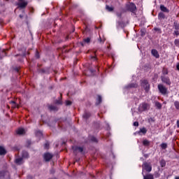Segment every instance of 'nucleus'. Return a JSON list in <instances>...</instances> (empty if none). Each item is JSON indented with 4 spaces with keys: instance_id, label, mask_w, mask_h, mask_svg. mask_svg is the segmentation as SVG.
Instances as JSON below:
<instances>
[{
    "instance_id": "nucleus-1",
    "label": "nucleus",
    "mask_w": 179,
    "mask_h": 179,
    "mask_svg": "<svg viewBox=\"0 0 179 179\" xmlns=\"http://www.w3.org/2000/svg\"><path fill=\"white\" fill-rule=\"evenodd\" d=\"M141 86L143 89H144V90L146 92V93H148V92L150 90V84H149V83L146 80H143L142 81Z\"/></svg>"
},
{
    "instance_id": "nucleus-2",
    "label": "nucleus",
    "mask_w": 179,
    "mask_h": 179,
    "mask_svg": "<svg viewBox=\"0 0 179 179\" xmlns=\"http://www.w3.org/2000/svg\"><path fill=\"white\" fill-rule=\"evenodd\" d=\"M158 90L161 94H163V96L167 94V87L163 85V84L158 85Z\"/></svg>"
},
{
    "instance_id": "nucleus-3",
    "label": "nucleus",
    "mask_w": 179,
    "mask_h": 179,
    "mask_svg": "<svg viewBox=\"0 0 179 179\" xmlns=\"http://www.w3.org/2000/svg\"><path fill=\"white\" fill-rule=\"evenodd\" d=\"M148 108H149V104H148L146 103H143L140 104V106L138 107V111L142 113V111H146V110H148Z\"/></svg>"
},
{
    "instance_id": "nucleus-4",
    "label": "nucleus",
    "mask_w": 179,
    "mask_h": 179,
    "mask_svg": "<svg viewBox=\"0 0 179 179\" xmlns=\"http://www.w3.org/2000/svg\"><path fill=\"white\" fill-rule=\"evenodd\" d=\"M162 81L163 83H165L166 85H168V86H170L171 85V81L170 80V78L166 76H162L161 77Z\"/></svg>"
},
{
    "instance_id": "nucleus-5",
    "label": "nucleus",
    "mask_w": 179,
    "mask_h": 179,
    "mask_svg": "<svg viewBox=\"0 0 179 179\" xmlns=\"http://www.w3.org/2000/svg\"><path fill=\"white\" fill-rule=\"evenodd\" d=\"M143 170H146L148 173L152 171V164L150 163L145 162L143 165Z\"/></svg>"
},
{
    "instance_id": "nucleus-6",
    "label": "nucleus",
    "mask_w": 179,
    "mask_h": 179,
    "mask_svg": "<svg viewBox=\"0 0 179 179\" xmlns=\"http://www.w3.org/2000/svg\"><path fill=\"white\" fill-rule=\"evenodd\" d=\"M126 8L127 10H130V12H132V13H135V4H134V3L127 4Z\"/></svg>"
},
{
    "instance_id": "nucleus-7",
    "label": "nucleus",
    "mask_w": 179,
    "mask_h": 179,
    "mask_svg": "<svg viewBox=\"0 0 179 179\" xmlns=\"http://www.w3.org/2000/svg\"><path fill=\"white\" fill-rule=\"evenodd\" d=\"M53 155L50 152H46L43 155V158L45 162H50L52 159Z\"/></svg>"
},
{
    "instance_id": "nucleus-8",
    "label": "nucleus",
    "mask_w": 179,
    "mask_h": 179,
    "mask_svg": "<svg viewBox=\"0 0 179 179\" xmlns=\"http://www.w3.org/2000/svg\"><path fill=\"white\" fill-rule=\"evenodd\" d=\"M18 6L22 9L26 8V6H27V1L24 0H20V2L18 3Z\"/></svg>"
},
{
    "instance_id": "nucleus-9",
    "label": "nucleus",
    "mask_w": 179,
    "mask_h": 179,
    "mask_svg": "<svg viewBox=\"0 0 179 179\" xmlns=\"http://www.w3.org/2000/svg\"><path fill=\"white\" fill-rule=\"evenodd\" d=\"M146 132H148V130L146 129V128L143 127V128H141L139 131H136V134L142 136V135H145Z\"/></svg>"
},
{
    "instance_id": "nucleus-10",
    "label": "nucleus",
    "mask_w": 179,
    "mask_h": 179,
    "mask_svg": "<svg viewBox=\"0 0 179 179\" xmlns=\"http://www.w3.org/2000/svg\"><path fill=\"white\" fill-rule=\"evenodd\" d=\"M15 164H17V166H20V164H23L24 162L23 161V158L22 157H16L15 159Z\"/></svg>"
},
{
    "instance_id": "nucleus-11",
    "label": "nucleus",
    "mask_w": 179,
    "mask_h": 179,
    "mask_svg": "<svg viewBox=\"0 0 179 179\" xmlns=\"http://www.w3.org/2000/svg\"><path fill=\"white\" fill-rule=\"evenodd\" d=\"M72 149L75 153H78V152L82 153L83 152V148L82 147L73 146Z\"/></svg>"
},
{
    "instance_id": "nucleus-12",
    "label": "nucleus",
    "mask_w": 179,
    "mask_h": 179,
    "mask_svg": "<svg viewBox=\"0 0 179 179\" xmlns=\"http://www.w3.org/2000/svg\"><path fill=\"white\" fill-rule=\"evenodd\" d=\"M16 134L17 135H24V134H26V131H24V129L19 128L18 129H17Z\"/></svg>"
},
{
    "instance_id": "nucleus-13",
    "label": "nucleus",
    "mask_w": 179,
    "mask_h": 179,
    "mask_svg": "<svg viewBox=\"0 0 179 179\" xmlns=\"http://www.w3.org/2000/svg\"><path fill=\"white\" fill-rule=\"evenodd\" d=\"M143 179H155V176L151 173H148L146 175H144L143 173Z\"/></svg>"
},
{
    "instance_id": "nucleus-14",
    "label": "nucleus",
    "mask_w": 179,
    "mask_h": 179,
    "mask_svg": "<svg viewBox=\"0 0 179 179\" xmlns=\"http://www.w3.org/2000/svg\"><path fill=\"white\" fill-rule=\"evenodd\" d=\"M151 54L155 57V58H159L160 55H159V52H157L155 49H152L151 50Z\"/></svg>"
},
{
    "instance_id": "nucleus-15",
    "label": "nucleus",
    "mask_w": 179,
    "mask_h": 179,
    "mask_svg": "<svg viewBox=\"0 0 179 179\" xmlns=\"http://www.w3.org/2000/svg\"><path fill=\"white\" fill-rule=\"evenodd\" d=\"M28 157H29V152H27V151H22V158L28 159Z\"/></svg>"
},
{
    "instance_id": "nucleus-16",
    "label": "nucleus",
    "mask_w": 179,
    "mask_h": 179,
    "mask_svg": "<svg viewBox=\"0 0 179 179\" xmlns=\"http://www.w3.org/2000/svg\"><path fill=\"white\" fill-rule=\"evenodd\" d=\"M6 155V150L2 146H0V155Z\"/></svg>"
},
{
    "instance_id": "nucleus-17",
    "label": "nucleus",
    "mask_w": 179,
    "mask_h": 179,
    "mask_svg": "<svg viewBox=\"0 0 179 179\" xmlns=\"http://www.w3.org/2000/svg\"><path fill=\"white\" fill-rule=\"evenodd\" d=\"M160 10H162V12H165L166 13H169V9H167V8L163 5L160 6Z\"/></svg>"
},
{
    "instance_id": "nucleus-18",
    "label": "nucleus",
    "mask_w": 179,
    "mask_h": 179,
    "mask_svg": "<svg viewBox=\"0 0 179 179\" xmlns=\"http://www.w3.org/2000/svg\"><path fill=\"white\" fill-rule=\"evenodd\" d=\"M164 17H166V15H164V13H159L158 14V19H159V20H163V19H164Z\"/></svg>"
},
{
    "instance_id": "nucleus-19",
    "label": "nucleus",
    "mask_w": 179,
    "mask_h": 179,
    "mask_svg": "<svg viewBox=\"0 0 179 179\" xmlns=\"http://www.w3.org/2000/svg\"><path fill=\"white\" fill-rule=\"evenodd\" d=\"M155 106L157 107V108H158V110H162V103H160V102L155 101Z\"/></svg>"
},
{
    "instance_id": "nucleus-20",
    "label": "nucleus",
    "mask_w": 179,
    "mask_h": 179,
    "mask_svg": "<svg viewBox=\"0 0 179 179\" xmlns=\"http://www.w3.org/2000/svg\"><path fill=\"white\" fill-rule=\"evenodd\" d=\"M10 104H11L13 108H19V105H17L16 103V102L12 101H10Z\"/></svg>"
},
{
    "instance_id": "nucleus-21",
    "label": "nucleus",
    "mask_w": 179,
    "mask_h": 179,
    "mask_svg": "<svg viewBox=\"0 0 179 179\" xmlns=\"http://www.w3.org/2000/svg\"><path fill=\"white\" fill-rule=\"evenodd\" d=\"M6 55V53L5 52V50H0V59H2L3 57H5Z\"/></svg>"
},
{
    "instance_id": "nucleus-22",
    "label": "nucleus",
    "mask_w": 179,
    "mask_h": 179,
    "mask_svg": "<svg viewBox=\"0 0 179 179\" xmlns=\"http://www.w3.org/2000/svg\"><path fill=\"white\" fill-rule=\"evenodd\" d=\"M143 145L144 146H149V145H150V141H148L147 139H145L143 141Z\"/></svg>"
},
{
    "instance_id": "nucleus-23",
    "label": "nucleus",
    "mask_w": 179,
    "mask_h": 179,
    "mask_svg": "<svg viewBox=\"0 0 179 179\" xmlns=\"http://www.w3.org/2000/svg\"><path fill=\"white\" fill-rule=\"evenodd\" d=\"M83 117L85 118V120H87V118L90 117V113H85Z\"/></svg>"
},
{
    "instance_id": "nucleus-24",
    "label": "nucleus",
    "mask_w": 179,
    "mask_h": 179,
    "mask_svg": "<svg viewBox=\"0 0 179 179\" xmlns=\"http://www.w3.org/2000/svg\"><path fill=\"white\" fill-rule=\"evenodd\" d=\"M36 136H38V138H42L43 132H41V131H38L36 132Z\"/></svg>"
},
{
    "instance_id": "nucleus-25",
    "label": "nucleus",
    "mask_w": 179,
    "mask_h": 179,
    "mask_svg": "<svg viewBox=\"0 0 179 179\" xmlns=\"http://www.w3.org/2000/svg\"><path fill=\"white\" fill-rule=\"evenodd\" d=\"M160 166L161 167H166V161L164 159L160 161Z\"/></svg>"
},
{
    "instance_id": "nucleus-26",
    "label": "nucleus",
    "mask_w": 179,
    "mask_h": 179,
    "mask_svg": "<svg viewBox=\"0 0 179 179\" xmlns=\"http://www.w3.org/2000/svg\"><path fill=\"white\" fill-rule=\"evenodd\" d=\"M101 103V96L98 95V98L96 99V104H100Z\"/></svg>"
},
{
    "instance_id": "nucleus-27",
    "label": "nucleus",
    "mask_w": 179,
    "mask_h": 179,
    "mask_svg": "<svg viewBox=\"0 0 179 179\" xmlns=\"http://www.w3.org/2000/svg\"><path fill=\"white\" fill-rule=\"evenodd\" d=\"M174 106H175L176 110H179V101H176L174 102Z\"/></svg>"
},
{
    "instance_id": "nucleus-28",
    "label": "nucleus",
    "mask_w": 179,
    "mask_h": 179,
    "mask_svg": "<svg viewBox=\"0 0 179 179\" xmlns=\"http://www.w3.org/2000/svg\"><path fill=\"white\" fill-rule=\"evenodd\" d=\"M154 30L159 33V34H162V29L160 28H155Z\"/></svg>"
},
{
    "instance_id": "nucleus-29",
    "label": "nucleus",
    "mask_w": 179,
    "mask_h": 179,
    "mask_svg": "<svg viewBox=\"0 0 179 179\" xmlns=\"http://www.w3.org/2000/svg\"><path fill=\"white\" fill-rule=\"evenodd\" d=\"M106 9L107 10H108L109 12H113V10H114V8L113 7H110L108 6H106Z\"/></svg>"
},
{
    "instance_id": "nucleus-30",
    "label": "nucleus",
    "mask_w": 179,
    "mask_h": 179,
    "mask_svg": "<svg viewBox=\"0 0 179 179\" xmlns=\"http://www.w3.org/2000/svg\"><path fill=\"white\" fill-rule=\"evenodd\" d=\"M161 148H162V149H166L167 148V144H166L164 143L161 144Z\"/></svg>"
},
{
    "instance_id": "nucleus-31",
    "label": "nucleus",
    "mask_w": 179,
    "mask_h": 179,
    "mask_svg": "<svg viewBox=\"0 0 179 179\" xmlns=\"http://www.w3.org/2000/svg\"><path fill=\"white\" fill-rule=\"evenodd\" d=\"M49 109L51 110H57V107H55V106H50Z\"/></svg>"
},
{
    "instance_id": "nucleus-32",
    "label": "nucleus",
    "mask_w": 179,
    "mask_h": 179,
    "mask_svg": "<svg viewBox=\"0 0 179 179\" xmlns=\"http://www.w3.org/2000/svg\"><path fill=\"white\" fill-rule=\"evenodd\" d=\"M154 176H155V178H159V177H160V173L155 172Z\"/></svg>"
},
{
    "instance_id": "nucleus-33",
    "label": "nucleus",
    "mask_w": 179,
    "mask_h": 179,
    "mask_svg": "<svg viewBox=\"0 0 179 179\" xmlns=\"http://www.w3.org/2000/svg\"><path fill=\"white\" fill-rule=\"evenodd\" d=\"M90 139H91L92 142H96V143H97V138H96V137L92 136V137H91Z\"/></svg>"
},
{
    "instance_id": "nucleus-34",
    "label": "nucleus",
    "mask_w": 179,
    "mask_h": 179,
    "mask_svg": "<svg viewBox=\"0 0 179 179\" xmlns=\"http://www.w3.org/2000/svg\"><path fill=\"white\" fill-rule=\"evenodd\" d=\"M44 148L45 149H48V148H50V143H45Z\"/></svg>"
},
{
    "instance_id": "nucleus-35",
    "label": "nucleus",
    "mask_w": 179,
    "mask_h": 179,
    "mask_svg": "<svg viewBox=\"0 0 179 179\" xmlns=\"http://www.w3.org/2000/svg\"><path fill=\"white\" fill-rule=\"evenodd\" d=\"M55 104H62V101H61V99L57 100L55 101Z\"/></svg>"
},
{
    "instance_id": "nucleus-36",
    "label": "nucleus",
    "mask_w": 179,
    "mask_h": 179,
    "mask_svg": "<svg viewBox=\"0 0 179 179\" xmlns=\"http://www.w3.org/2000/svg\"><path fill=\"white\" fill-rule=\"evenodd\" d=\"M174 29H176V30H178V29H179V26L177 24V23H174Z\"/></svg>"
},
{
    "instance_id": "nucleus-37",
    "label": "nucleus",
    "mask_w": 179,
    "mask_h": 179,
    "mask_svg": "<svg viewBox=\"0 0 179 179\" xmlns=\"http://www.w3.org/2000/svg\"><path fill=\"white\" fill-rule=\"evenodd\" d=\"M84 41H85V43H90V38H85V39H84Z\"/></svg>"
},
{
    "instance_id": "nucleus-38",
    "label": "nucleus",
    "mask_w": 179,
    "mask_h": 179,
    "mask_svg": "<svg viewBox=\"0 0 179 179\" xmlns=\"http://www.w3.org/2000/svg\"><path fill=\"white\" fill-rule=\"evenodd\" d=\"M71 104H72V101H66V105L71 106Z\"/></svg>"
},
{
    "instance_id": "nucleus-39",
    "label": "nucleus",
    "mask_w": 179,
    "mask_h": 179,
    "mask_svg": "<svg viewBox=\"0 0 179 179\" xmlns=\"http://www.w3.org/2000/svg\"><path fill=\"white\" fill-rule=\"evenodd\" d=\"M174 34H175L176 36H178V34H179L178 30H176V31H174Z\"/></svg>"
},
{
    "instance_id": "nucleus-40",
    "label": "nucleus",
    "mask_w": 179,
    "mask_h": 179,
    "mask_svg": "<svg viewBox=\"0 0 179 179\" xmlns=\"http://www.w3.org/2000/svg\"><path fill=\"white\" fill-rule=\"evenodd\" d=\"M99 43H104L105 41L104 40L103 41V40H101V38H99Z\"/></svg>"
},
{
    "instance_id": "nucleus-41",
    "label": "nucleus",
    "mask_w": 179,
    "mask_h": 179,
    "mask_svg": "<svg viewBox=\"0 0 179 179\" xmlns=\"http://www.w3.org/2000/svg\"><path fill=\"white\" fill-rule=\"evenodd\" d=\"M36 58H40V55H38V52H36Z\"/></svg>"
},
{
    "instance_id": "nucleus-42",
    "label": "nucleus",
    "mask_w": 179,
    "mask_h": 179,
    "mask_svg": "<svg viewBox=\"0 0 179 179\" xmlns=\"http://www.w3.org/2000/svg\"><path fill=\"white\" fill-rule=\"evenodd\" d=\"M179 43V40L178 39H176L175 40V44H178Z\"/></svg>"
},
{
    "instance_id": "nucleus-43",
    "label": "nucleus",
    "mask_w": 179,
    "mask_h": 179,
    "mask_svg": "<svg viewBox=\"0 0 179 179\" xmlns=\"http://www.w3.org/2000/svg\"><path fill=\"white\" fill-rule=\"evenodd\" d=\"M139 126V123L138 122H135V127H138Z\"/></svg>"
},
{
    "instance_id": "nucleus-44",
    "label": "nucleus",
    "mask_w": 179,
    "mask_h": 179,
    "mask_svg": "<svg viewBox=\"0 0 179 179\" xmlns=\"http://www.w3.org/2000/svg\"><path fill=\"white\" fill-rule=\"evenodd\" d=\"M2 176H3V172L0 171V177H2Z\"/></svg>"
},
{
    "instance_id": "nucleus-45",
    "label": "nucleus",
    "mask_w": 179,
    "mask_h": 179,
    "mask_svg": "<svg viewBox=\"0 0 179 179\" xmlns=\"http://www.w3.org/2000/svg\"><path fill=\"white\" fill-rule=\"evenodd\" d=\"M176 68H177L178 71H179V63L176 65Z\"/></svg>"
},
{
    "instance_id": "nucleus-46",
    "label": "nucleus",
    "mask_w": 179,
    "mask_h": 179,
    "mask_svg": "<svg viewBox=\"0 0 179 179\" xmlns=\"http://www.w3.org/2000/svg\"><path fill=\"white\" fill-rule=\"evenodd\" d=\"M92 59H96V57L92 56Z\"/></svg>"
},
{
    "instance_id": "nucleus-47",
    "label": "nucleus",
    "mask_w": 179,
    "mask_h": 179,
    "mask_svg": "<svg viewBox=\"0 0 179 179\" xmlns=\"http://www.w3.org/2000/svg\"><path fill=\"white\" fill-rule=\"evenodd\" d=\"M178 128H179V121L177 122Z\"/></svg>"
},
{
    "instance_id": "nucleus-48",
    "label": "nucleus",
    "mask_w": 179,
    "mask_h": 179,
    "mask_svg": "<svg viewBox=\"0 0 179 179\" xmlns=\"http://www.w3.org/2000/svg\"><path fill=\"white\" fill-rule=\"evenodd\" d=\"M164 73L165 74V75H167V73H169L167 71H164Z\"/></svg>"
},
{
    "instance_id": "nucleus-49",
    "label": "nucleus",
    "mask_w": 179,
    "mask_h": 179,
    "mask_svg": "<svg viewBox=\"0 0 179 179\" xmlns=\"http://www.w3.org/2000/svg\"><path fill=\"white\" fill-rule=\"evenodd\" d=\"M20 17L22 19V17H23V15H20Z\"/></svg>"
},
{
    "instance_id": "nucleus-50",
    "label": "nucleus",
    "mask_w": 179,
    "mask_h": 179,
    "mask_svg": "<svg viewBox=\"0 0 179 179\" xmlns=\"http://www.w3.org/2000/svg\"><path fill=\"white\" fill-rule=\"evenodd\" d=\"M175 179H179V176H176Z\"/></svg>"
},
{
    "instance_id": "nucleus-51",
    "label": "nucleus",
    "mask_w": 179,
    "mask_h": 179,
    "mask_svg": "<svg viewBox=\"0 0 179 179\" xmlns=\"http://www.w3.org/2000/svg\"><path fill=\"white\" fill-rule=\"evenodd\" d=\"M134 127H135V122L133 123Z\"/></svg>"
},
{
    "instance_id": "nucleus-52",
    "label": "nucleus",
    "mask_w": 179,
    "mask_h": 179,
    "mask_svg": "<svg viewBox=\"0 0 179 179\" xmlns=\"http://www.w3.org/2000/svg\"><path fill=\"white\" fill-rule=\"evenodd\" d=\"M131 87H134V85H131Z\"/></svg>"
},
{
    "instance_id": "nucleus-53",
    "label": "nucleus",
    "mask_w": 179,
    "mask_h": 179,
    "mask_svg": "<svg viewBox=\"0 0 179 179\" xmlns=\"http://www.w3.org/2000/svg\"><path fill=\"white\" fill-rule=\"evenodd\" d=\"M145 35V34H142V36H144Z\"/></svg>"
}]
</instances>
